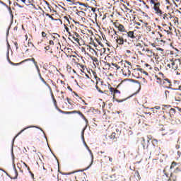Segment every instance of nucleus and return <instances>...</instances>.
I'll list each match as a JSON object with an SVG mask.
<instances>
[{
  "label": "nucleus",
  "instance_id": "1",
  "mask_svg": "<svg viewBox=\"0 0 181 181\" xmlns=\"http://www.w3.org/2000/svg\"><path fill=\"white\" fill-rule=\"evenodd\" d=\"M146 2L149 4L154 13L157 16L162 18L163 22L168 25L171 14L169 13H166L162 11V8H160V0H146Z\"/></svg>",
  "mask_w": 181,
  "mask_h": 181
},
{
  "label": "nucleus",
  "instance_id": "2",
  "mask_svg": "<svg viewBox=\"0 0 181 181\" xmlns=\"http://www.w3.org/2000/svg\"><path fill=\"white\" fill-rule=\"evenodd\" d=\"M136 32V30L134 31H127L122 34V35H119L117 33V31L115 30V35L114 39L117 43V45H119V46H122L124 43H127L128 42V40L127 38H124L125 36L127 37H129V39H136V34L135 33Z\"/></svg>",
  "mask_w": 181,
  "mask_h": 181
},
{
  "label": "nucleus",
  "instance_id": "3",
  "mask_svg": "<svg viewBox=\"0 0 181 181\" xmlns=\"http://www.w3.org/2000/svg\"><path fill=\"white\" fill-rule=\"evenodd\" d=\"M179 66H180V64H179V59H172L167 64V70H168L169 69L170 70H173L175 71L177 69H179Z\"/></svg>",
  "mask_w": 181,
  "mask_h": 181
},
{
  "label": "nucleus",
  "instance_id": "4",
  "mask_svg": "<svg viewBox=\"0 0 181 181\" xmlns=\"http://www.w3.org/2000/svg\"><path fill=\"white\" fill-rule=\"evenodd\" d=\"M144 69L136 68L134 69H132V74L134 78H141V76H142V71Z\"/></svg>",
  "mask_w": 181,
  "mask_h": 181
},
{
  "label": "nucleus",
  "instance_id": "5",
  "mask_svg": "<svg viewBox=\"0 0 181 181\" xmlns=\"http://www.w3.org/2000/svg\"><path fill=\"white\" fill-rule=\"evenodd\" d=\"M163 172H164V175H165V176H166V177H169V176H170L169 178H170V180H172V181H177V177H176V175H175L172 173V171L168 172L167 168H165L164 169Z\"/></svg>",
  "mask_w": 181,
  "mask_h": 181
},
{
  "label": "nucleus",
  "instance_id": "6",
  "mask_svg": "<svg viewBox=\"0 0 181 181\" xmlns=\"http://www.w3.org/2000/svg\"><path fill=\"white\" fill-rule=\"evenodd\" d=\"M113 25L115 28H116V29L119 30V32H121L122 33H125L127 32V30H125V26H124V25L117 22L113 23Z\"/></svg>",
  "mask_w": 181,
  "mask_h": 181
},
{
  "label": "nucleus",
  "instance_id": "7",
  "mask_svg": "<svg viewBox=\"0 0 181 181\" xmlns=\"http://www.w3.org/2000/svg\"><path fill=\"white\" fill-rule=\"evenodd\" d=\"M34 66H35L38 76L40 77V80H41V81H42V83H44L45 86H47V87H49V84L47 83V82H46V81H45V78L42 77V74H40V69H39V65H37V62H35Z\"/></svg>",
  "mask_w": 181,
  "mask_h": 181
},
{
  "label": "nucleus",
  "instance_id": "8",
  "mask_svg": "<svg viewBox=\"0 0 181 181\" xmlns=\"http://www.w3.org/2000/svg\"><path fill=\"white\" fill-rule=\"evenodd\" d=\"M69 37H72L74 42L80 44V35L77 32L73 31L71 33H69Z\"/></svg>",
  "mask_w": 181,
  "mask_h": 181
},
{
  "label": "nucleus",
  "instance_id": "9",
  "mask_svg": "<svg viewBox=\"0 0 181 181\" xmlns=\"http://www.w3.org/2000/svg\"><path fill=\"white\" fill-rule=\"evenodd\" d=\"M173 23V25H176V23H179V18L175 16H170V21L168 23V25H170V26H173V25L172 24Z\"/></svg>",
  "mask_w": 181,
  "mask_h": 181
},
{
  "label": "nucleus",
  "instance_id": "10",
  "mask_svg": "<svg viewBox=\"0 0 181 181\" xmlns=\"http://www.w3.org/2000/svg\"><path fill=\"white\" fill-rule=\"evenodd\" d=\"M110 91L112 93V95H113V98H115V97H118L121 94V91L117 90L115 88L110 87L109 88Z\"/></svg>",
  "mask_w": 181,
  "mask_h": 181
},
{
  "label": "nucleus",
  "instance_id": "11",
  "mask_svg": "<svg viewBox=\"0 0 181 181\" xmlns=\"http://www.w3.org/2000/svg\"><path fill=\"white\" fill-rule=\"evenodd\" d=\"M122 71L124 76H127L128 77H129V76H131V73H132V71L129 70V66H124Z\"/></svg>",
  "mask_w": 181,
  "mask_h": 181
},
{
  "label": "nucleus",
  "instance_id": "12",
  "mask_svg": "<svg viewBox=\"0 0 181 181\" xmlns=\"http://www.w3.org/2000/svg\"><path fill=\"white\" fill-rule=\"evenodd\" d=\"M71 112L72 114H78V115H80V117H81V118L84 119L85 122H86V125L88 124V120L87 119V118H86V116H84V115L81 112L74 110V111H71Z\"/></svg>",
  "mask_w": 181,
  "mask_h": 181
},
{
  "label": "nucleus",
  "instance_id": "13",
  "mask_svg": "<svg viewBox=\"0 0 181 181\" xmlns=\"http://www.w3.org/2000/svg\"><path fill=\"white\" fill-rule=\"evenodd\" d=\"M140 22H142V26L143 28H146V30L147 32H151L152 31V26H151V25H149L148 23H145L144 22V21L141 20Z\"/></svg>",
  "mask_w": 181,
  "mask_h": 181
},
{
  "label": "nucleus",
  "instance_id": "14",
  "mask_svg": "<svg viewBox=\"0 0 181 181\" xmlns=\"http://www.w3.org/2000/svg\"><path fill=\"white\" fill-rule=\"evenodd\" d=\"M98 156H100L101 158V163H104V159H105L107 158V153H105V151H98Z\"/></svg>",
  "mask_w": 181,
  "mask_h": 181
},
{
  "label": "nucleus",
  "instance_id": "15",
  "mask_svg": "<svg viewBox=\"0 0 181 181\" xmlns=\"http://www.w3.org/2000/svg\"><path fill=\"white\" fill-rule=\"evenodd\" d=\"M162 86H164V87H170L172 86V81L169 78H164Z\"/></svg>",
  "mask_w": 181,
  "mask_h": 181
},
{
  "label": "nucleus",
  "instance_id": "16",
  "mask_svg": "<svg viewBox=\"0 0 181 181\" xmlns=\"http://www.w3.org/2000/svg\"><path fill=\"white\" fill-rule=\"evenodd\" d=\"M145 115H142V119H140V123L142 122V124H144V122H145V119H148V118H149V117H151V112H144Z\"/></svg>",
  "mask_w": 181,
  "mask_h": 181
},
{
  "label": "nucleus",
  "instance_id": "17",
  "mask_svg": "<svg viewBox=\"0 0 181 181\" xmlns=\"http://www.w3.org/2000/svg\"><path fill=\"white\" fill-rule=\"evenodd\" d=\"M93 36V31L90 30H87L84 33H83V37H87V39H92Z\"/></svg>",
  "mask_w": 181,
  "mask_h": 181
},
{
  "label": "nucleus",
  "instance_id": "18",
  "mask_svg": "<svg viewBox=\"0 0 181 181\" xmlns=\"http://www.w3.org/2000/svg\"><path fill=\"white\" fill-rule=\"evenodd\" d=\"M86 53H91L92 54H94V53L96 54L97 52L95 49H94L91 46L86 45Z\"/></svg>",
  "mask_w": 181,
  "mask_h": 181
},
{
  "label": "nucleus",
  "instance_id": "19",
  "mask_svg": "<svg viewBox=\"0 0 181 181\" xmlns=\"http://www.w3.org/2000/svg\"><path fill=\"white\" fill-rule=\"evenodd\" d=\"M42 5L45 6V9H49V11H52V6H50V4L47 1L43 0Z\"/></svg>",
  "mask_w": 181,
  "mask_h": 181
},
{
  "label": "nucleus",
  "instance_id": "20",
  "mask_svg": "<svg viewBox=\"0 0 181 181\" xmlns=\"http://www.w3.org/2000/svg\"><path fill=\"white\" fill-rule=\"evenodd\" d=\"M174 99L177 103H181V93H174Z\"/></svg>",
  "mask_w": 181,
  "mask_h": 181
},
{
  "label": "nucleus",
  "instance_id": "21",
  "mask_svg": "<svg viewBox=\"0 0 181 181\" xmlns=\"http://www.w3.org/2000/svg\"><path fill=\"white\" fill-rule=\"evenodd\" d=\"M141 119H142V115H136L134 117L135 123L137 124L138 125H139V124H141Z\"/></svg>",
  "mask_w": 181,
  "mask_h": 181
},
{
  "label": "nucleus",
  "instance_id": "22",
  "mask_svg": "<svg viewBox=\"0 0 181 181\" xmlns=\"http://www.w3.org/2000/svg\"><path fill=\"white\" fill-rule=\"evenodd\" d=\"M135 83H138V84H147L148 81H146V79L145 78H142L140 76V81L139 82L138 81H133Z\"/></svg>",
  "mask_w": 181,
  "mask_h": 181
},
{
  "label": "nucleus",
  "instance_id": "23",
  "mask_svg": "<svg viewBox=\"0 0 181 181\" xmlns=\"http://www.w3.org/2000/svg\"><path fill=\"white\" fill-rule=\"evenodd\" d=\"M52 98L54 103V105L55 107V108L58 110V111H62V110H60V108H59V107L57 106V101L56 100V98H54V95H53V93H52Z\"/></svg>",
  "mask_w": 181,
  "mask_h": 181
},
{
  "label": "nucleus",
  "instance_id": "24",
  "mask_svg": "<svg viewBox=\"0 0 181 181\" xmlns=\"http://www.w3.org/2000/svg\"><path fill=\"white\" fill-rule=\"evenodd\" d=\"M157 34L158 35V37L157 38L158 40H160V42H163V43H165V41L163 40V37H165V35H163L162 33L160 32H158Z\"/></svg>",
  "mask_w": 181,
  "mask_h": 181
},
{
  "label": "nucleus",
  "instance_id": "25",
  "mask_svg": "<svg viewBox=\"0 0 181 181\" xmlns=\"http://www.w3.org/2000/svg\"><path fill=\"white\" fill-rule=\"evenodd\" d=\"M110 139H112L115 142H117V134L115 132L112 133L110 136H109Z\"/></svg>",
  "mask_w": 181,
  "mask_h": 181
},
{
  "label": "nucleus",
  "instance_id": "26",
  "mask_svg": "<svg viewBox=\"0 0 181 181\" xmlns=\"http://www.w3.org/2000/svg\"><path fill=\"white\" fill-rule=\"evenodd\" d=\"M146 55L148 57H152L153 56V52H152V50L149 49H146Z\"/></svg>",
  "mask_w": 181,
  "mask_h": 181
},
{
  "label": "nucleus",
  "instance_id": "27",
  "mask_svg": "<svg viewBox=\"0 0 181 181\" xmlns=\"http://www.w3.org/2000/svg\"><path fill=\"white\" fill-rule=\"evenodd\" d=\"M81 51L82 52V53H84L85 54H87V56H89V57H90V53L87 52L86 46L81 47Z\"/></svg>",
  "mask_w": 181,
  "mask_h": 181
},
{
  "label": "nucleus",
  "instance_id": "28",
  "mask_svg": "<svg viewBox=\"0 0 181 181\" xmlns=\"http://www.w3.org/2000/svg\"><path fill=\"white\" fill-rule=\"evenodd\" d=\"M156 78V81L158 84H160V86H162L163 83V78H159V76H158V75L155 76Z\"/></svg>",
  "mask_w": 181,
  "mask_h": 181
},
{
  "label": "nucleus",
  "instance_id": "29",
  "mask_svg": "<svg viewBox=\"0 0 181 181\" xmlns=\"http://www.w3.org/2000/svg\"><path fill=\"white\" fill-rule=\"evenodd\" d=\"M25 62H33V63L35 64L36 63V59L35 58H28L27 59H24L22 61V63H25Z\"/></svg>",
  "mask_w": 181,
  "mask_h": 181
},
{
  "label": "nucleus",
  "instance_id": "30",
  "mask_svg": "<svg viewBox=\"0 0 181 181\" xmlns=\"http://www.w3.org/2000/svg\"><path fill=\"white\" fill-rule=\"evenodd\" d=\"M131 62L127 60L122 62V66H124V67H128V66H131Z\"/></svg>",
  "mask_w": 181,
  "mask_h": 181
},
{
  "label": "nucleus",
  "instance_id": "31",
  "mask_svg": "<svg viewBox=\"0 0 181 181\" xmlns=\"http://www.w3.org/2000/svg\"><path fill=\"white\" fill-rule=\"evenodd\" d=\"M177 165V163L173 161L172 163H171V165L170 167V171L169 172H172V169H175V168H176V165Z\"/></svg>",
  "mask_w": 181,
  "mask_h": 181
},
{
  "label": "nucleus",
  "instance_id": "32",
  "mask_svg": "<svg viewBox=\"0 0 181 181\" xmlns=\"http://www.w3.org/2000/svg\"><path fill=\"white\" fill-rule=\"evenodd\" d=\"M64 19H65V23L66 24H64V25H66L67 27H69V25L70 26V20H69V17L65 16Z\"/></svg>",
  "mask_w": 181,
  "mask_h": 181
},
{
  "label": "nucleus",
  "instance_id": "33",
  "mask_svg": "<svg viewBox=\"0 0 181 181\" xmlns=\"http://www.w3.org/2000/svg\"><path fill=\"white\" fill-rule=\"evenodd\" d=\"M64 29L66 30V32H67L69 36H70V33H73V30H71L70 28L69 27H67V25H64Z\"/></svg>",
  "mask_w": 181,
  "mask_h": 181
},
{
  "label": "nucleus",
  "instance_id": "34",
  "mask_svg": "<svg viewBox=\"0 0 181 181\" xmlns=\"http://www.w3.org/2000/svg\"><path fill=\"white\" fill-rule=\"evenodd\" d=\"M25 129H28V128H25L24 129L21 130L13 139V145L15 142V139H16V138H18V136H19V135H21V134H22V132H23V131H25Z\"/></svg>",
  "mask_w": 181,
  "mask_h": 181
},
{
  "label": "nucleus",
  "instance_id": "35",
  "mask_svg": "<svg viewBox=\"0 0 181 181\" xmlns=\"http://www.w3.org/2000/svg\"><path fill=\"white\" fill-rule=\"evenodd\" d=\"M90 56L91 60H93V62L94 63H95L96 64H98V59H97V57H91V55H90Z\"/></svg>",
  "mask_w": 181,
  "mask_h": 181
},
{
  "label": "nucleus",
  "instance_id": "36",
  "mask_svg": "<svg viewBox=\"0 0 181 181\" xmlns=\"http://www.w3.org/2000/svg\"><path fill=\"white\" fill-rule=\"evenodd\" d=\"M8 62H9V63H10V64H12V66H20V64H23V62H19V63H13V62H12L11 61V59H8Z\"/></svg>",
  "mask_w": 181,
  "mask_h": 181
},
{
  "label": "nucleus",
  "instance_id": "37",
  "mask_svg": "<svg viewBox=\"0 0 181 181\" xmlns=\"http://www.w3.org/2000/svg\"><path fill=\"white\" fill-rule=\"evenodd\" d=\"M140 3L143 4V5L145 6V8L146 9H150L151 8V7L148 5L146 4V2H145V1H144V0L143 1H140Z\"/></svg>",
  "mask_w": 181,
  "mask_h": 181
},
{
  "label": "nucleus",
  "instance_id": "38",
  "mask_svg": "<svg viewBox=\"0 0 181 181\" xmlns=\"http://www.w3.org/2000/svg\"><path fill=\"white\" fill-rule=\"evenodd\" d=\"M76 13H77V15H78V16H81V17L86 16V13L83 12V11H78Z\"/></svg>",
  "mask_w": 181,
  "mask_h": 181
},
{
  "label": "nucleus",
  "instance_id": "39",
  "mask_svg": "<svg viewBox=\"0 0 181 181\" xmlns=\"http://www.w3.org/2000/svg\"><path fill=\"white\" fill-rule=\"evenodd\" d=\"M157 76H158V78H163V80H164V78H165V75L162 72H159L158 75H157Z\"/></svg>",
  "mask_w": 181,
  "mask_h": 181
},
{
  "label": "nucleus",
  "instance_id": "40",
  "mask_svg": "<svg viewBox=\"0 0 181 181\" xmlns=\"http://www.w3.org/2000/svg\"><path fill=\"white\" fill-rule=\"evenodd\" d=\"M158 29H159L160 33L163 34L166 32V30H165L163 28H162L160 26H158Z\"/></svg>",
  "mask_w": 181,
  "mask_h": 181
},
{
  "label": "nucleus",
  "instance_id": "41",
  "mask_svg": "<svg viewBox=\"0 0 181 181\" xmlns=\"http://www.w3.org/2000/svg\"><path fill=\"white\" fill-rule=\"evenodd\" d=\"M180 55L177 54H173V59H180Z\"/></svg>",
  "mask_w": 181,
  "mask_h": 181
},
{
  "label": "nucleus",
  "instance_id": "42",
  "mask_svg": "<svg viewBox=\"0 0 181 181\" xmlns=\"http://www.w3.org/2000/svg\"><path fill=\"white\" fill-rule=\"evenodd\" d=\"M112 66H114L117 70H119V69H121V66H118L117 64L112 63Z\"/></svg>",
  "mask_w": 181,
  "mask_h": 181
},
{
  "label": "nucleus",
  "instance_id": "43",
  "mask_svg": "<svg viewBox=\"0 0 181 181\" xmlns=\"http://www.w3.org/2000/svg\"><path fill=\"white\" fill-rule=\"evenodd\" d=\"M96 42H98V45H103V42H101V39H100V37L98 38H95Z\"/></svg>",
  "mask_w": 181,
  "mask_h": 181
},
{
  "label": "nucleus",
  "instance_id": "44",
  "mask_svg": "<svg viewBox=\"0 0 181 181\" xmlns=\"http://www.w3.org/2000/svg\"><path fill=\"white\" fill-rule=\"evenodd\" d=\"M165 95H172V92H170L169 90H165Z\"/></svg>",
  "mask_w": 181,
  "mask_h": 181
},
{
  "label": "nucleus",
  "instance_id": "45",
  "mask_svg": "<svg viewBox=\"0 0 181 181\" xmlns=\"http://www.w3.org/2000/svg\"><path fill=\"white\" fill-rule=\"evenodd\" d=\"M145 66L146 67H147V70H152V67L151 66V65L145 64Z\"/></svg>",
  "mask_w": 181,
  "mask_h": 181
},
{
  "label": "nucleus",
  "instance_id": "46",
  "mask_svg": "<svg viewBox=\"0 0 181 181\" xmlns=\"http://www.w3.org/2000/svg\"><path fill=\"white\" fill-rule=\"evenodd\" d=\"M95 88L98 90V91L99 93H101L102 94H103V93H104V92H103V90H101V89L97 85L95 86Z\"/></svg>",
  "mask_w": 181,
  "mask_h": 181
},
{
  "label": "nucleus",
  "instance_id": "47",
  "mask_svg": "<svg viewBox=\"0 0 181 181\" xmlns=\"http://www.w3.org/2000/svg\"><path fill=\"white\" fill-rule=\"evenodd\" d=\"M45 15H46V16H49V18L52 19V21H54V18L53 16H52L50 14L46 13Z\"/></svg>",
  "mask_w": 181,
  "mask_h": 181
},
{
  "label": "nucleus",
  "instance_id": "48",
  "mask_svg": "<svg viewBox=\"0 0 181 181\" xmlns=\"http://www.w3.org/2000/svg\"><path fill=\"white\" fill-rule=\"evenodd\" d=\"M165 33H167V35H170V36H172V35H173V33L169 30H165Z\"/></svg>",
  "mask_w": 181,
  "mask_h": 181
},
{
  "label": "nucleus",
  "instance_id": "49",
  "mask_svg": "<svg viewBox=\"0 0 181 181\" xmlns=\"http://www.w3.org/2000/svg\"><path fill=\"white\" fill-rule=\"evenodd\" d=\"M59 112H62V114H68V115L72 114L71 112H64V111H62V110H61V111H59Z\"/></svg>",
  "mask_w": 181,
  "mask_h": 181
},
{
  "label": "nucleus",
  "instance_id": "50",
  "mask_svg": "<svg viewBox=\"0 0 181 181\" xmlns=\"http://www.w3.org/2000/svg\"><path fill=\"white\" fill-rule=\"evenodd\" d=\"M46 36H47V34L45 32H42V37H46Z\"/></svg>",
  "mask_w": 181,
  "mask_h": 181
},
{
  "label": "nucleus",
  "instance_id": "51",
  "mask_svg": "<svg viewBox=\"0 0 181 181\" xmlns=\"http://www.w3.org/2000/svg\"><path fill=\"white\" fill-rule=\"evenodd\" d=\"M14 173H15L16 176L13 177V179H16V177H18V171H16V170H15Z\"/></svg>",
  "mask_w": 181,
  "mask_h": 181
},
{
  "label": "nucleus",
  "instance_id": "52",
  "mask_svg": "<svg viewBox=\"0 0 181 181\" xmlns=\"http://www.w3.org/2000/svg\"><path fill=\"white\" fill-rule=\"evenodd\" d=\"M73 28H74V24H71V25H69V29H70V30H73Z\"/></svg>",
  "mask_w": 181,
  "mask_h": 181
},
{
  "label": "nucleus",
  "instance_id": "53",
  "mask_svg": "<svg viewBox=\"0 0 181 181\" xmlns=\"http://www.w3.org/2000/svg\"><path fill=\"white\" fill-rule=\"evenodd\" d=\"M106 159H107V160H108V159H109L110 162H112V158H111V157L107 156Z\"/></svg>",
  "mask_w": 181,
  "mask_h": 181
},
{
  "label": "nucleus",
  "instance_id": "54",
  "mask_svg": "<svg viewBox=\"0 0 181 181\" xmlns=\"http://www.w3.org/2000/svg\"><path fill=\"white\" fill-rule=\"evenodd\" d=\"M14 45L16 46V49H19V46L18 45V42H15Z\"/></svg>",
  "mask_w": 181,
  "mask_h": 181
},
{
  "label": "nucleus",
  "instance_id": "55",
  "mask_svg": "<svg viewBox=\"0 0 181 181\" xmlns=\"http://www.w3.org/2000/svg\"><path fill=\"white\" fill-rule=\"evenodd\" d=\"M49 45L51 46H54V42H53V40H49Z\"/></svg>",
  "mask_w": 181,
  "mask_h": 181
},
{
  "label": "nucleus",
  "instance_id": "56",
  "mask_svg": "<svg viewBox=\"0 0 181 181\" xmlns=\"http://www.w3.org/2000/svg\"><path fill=\"white\" fill-rule=\"evenodd\" d=\"M45 50H50V46L47 45L45 47Z\"/></svg>",
  "mask_w": 181,
  "mask_h": 181
},
{
  "label": "nucleus",
  "instance_id": "57",
  "mask_svg": "<svg viewBox=\"0 0 181 181\" xmlns=\"http://www.w3.org/2000/svg\"><path fill=\"white\" fill-rule=\"evenodd\" d=\"M177 60H178L179 64H180V66H181V56H180V59L178 58V59H177Z\"/></svg>",
  "mask_w": 181,
  "mask_h": 181
},
{
  "label": "nucleus",
  "instance_id": "58",
  "mask_svg": "<svg viewBox=\"0 0 181 181\" xmlns=\"http://www.w3.org/2000/svg\"><path fill=\"white\" fill-rule=\"evenodd\" d=\"M125 100L127 99H124V100H117V103H122V101H125Z\"/></svg>",
  "mask_w": 181,
  "mask_h": 181
},
{
  "label": "nucleus",
  "instance_id": "59",
  "mask_svg": "<svg viewBox=\"0 0 181 181\" xmlns=\"http://www.w3.org/2000/svg\"><path fill=\"white\" fill-rule=\"evenodd\" d=\"M105 66H107L108 67H111V64H110V63H107V62H105Z\"/></svg>",
  "mask_w": 181,
  "mask_h": 181
},
{
  "label": "nucleus",
  "instance_id": "60",
  "mask_svg": "<svg viewBox=\"0 0 181 181\" xmlns=\"http://www.w3.org/2000/svg\"><path fill=\"white\" fill-rule=\"evenodd\" d=\"M154 108L156 110H160V106H156Z\"/></svg>",
  "mask_w": 181,
  "mask_h": 181
},
{
  "label": "nucleus",
  "instance_id": "61",
  "mask_svg": "<svg viewBox=\"0 0 181 181\" xmlns=\"http://www.w3.org/2000/svg\"><path fill=\"white\" fill-rule=\"evenodd\" d=\"M152 47H156V43H151Z\"/></svg>",
  "mask_w": 181,
  "mask_h": 181
},
{
  "label": "nucleus",
  "instance_id": "62",
  "mask_svg": "<svg viewBox=\"0 0 181 181\" xmlns=\"http://www.w3.org/2000/svg\"><path fill=\"white\" fill-rule=\"evenodd\" d=\"M81 19L82 22H84V21H86V18H84V17L81 16Z\"/></svg>",
  "mask_w": 181,
  "mask_h": 181
},
{
  "label": "nucleus",
  "instance_id": "63",
  "mask_svg": "<svg viewBox=\"0 0 181 181\" xmlns=\"http://www.w3.org/2000/svg\"><path fill=\"white\" fill-rule=\"evenodd\" d=\"M67 88L69 90V91H73V89L70 86H68Z\"/></svg>",
  "mask_w": 181,
  "mask_h": 181
},
{
  "label": "nucleus",
  "instance_id": "64",
  "mask_svg": "<svg viewBox=\"0 0 181 181\" xmlns=\"http://www.w3.org/2000/svg\"><path fill=\"white\" fill-rule=\"evenodd\" d=\"M141 139H142V141H143L142 144H145V138L142 137Z\"/></svg>",
  "mask_w": 181,
  "mask_h": 181
}]
</instances>
